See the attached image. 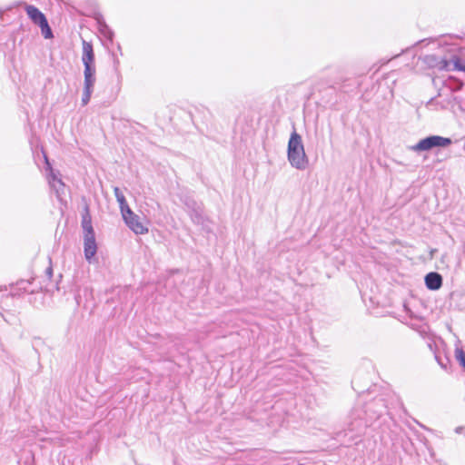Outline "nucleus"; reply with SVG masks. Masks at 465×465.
Listing matches in <instances>:
<instances>
[{"instance_id":"obj_6","label":"nucleus","mask_w":465,"mask_h":465,"mask_svg":"<svg viewBox=\"0 0 465 465\" xmlns=\"http://www.w3.org/2000/svg\"><path fill=\"white\" fill-rule=\"evenodd\" d=\"M367 427V424L363 421L361 418H355L352 421L348 424L347 429L344 430L345 435L350 434V440H353L354 439L361 437Z\"/></svg>"},{"instance_id":"obj_17","label":"nucleus","mask_w":465,"mask_h":465,"mask_svg":"<svg viewBox=\"0 0 465 465\" xmlns=\"http://www.w3.org/2000/svg\"><path fill=\"white\" fill-rule=\"evenodd\" d=\"M458 70L465 72V62L462 63L458 57L453 56L451 71Z\"/></svg>"},{"instance_id":"obj_4","label":"nucleus","mask_w":465,"mask_h":465,"mask_svg":"<svg viewBox=\"0 0 465 465\" xmlns=\"http://www.w3.org/2000/svg\"><path fill=\"white\" fill-rule=\"evenodd\" d=\"M122 216L126 225L135 234H144L148 232V228L141 222V218L131 208L122 213Z\"/></svg>"},{"instance_id":"obj_13","label":"nucleus","mask_w":465,"mask_h":465,"mask_svg":"<svg viewBox=\"0 0 465 465\" xmlns=\"http://www.w3.org/2000/svg\"><path fill=\"white\" fill-rule=\"evenodd\" d=\"M82 227L84 230V235L94 234V228L92 225L91 217L88 213V211H86V213L83 216Z\"/></svg>"},{"instance_id":"obj_20","label":"nucleus","mask_w":465,"mask_h":465,"mask_svg":"<svg viewBox=\"0 0 465 465\" xmlns=\"http://www.w3.org/2000/svg\"><path fill=\"white\" fill-rule=\"evenodd\" d=\"M92 94H93V91L84 90V89L83 90V95H82V100H81L83 105H86L89 103Z\"/></svg>"},{"instance_id":"obj_5","label":"nucleus","mask_w":465,"mask_h":465,"mask_svg":"<svg viewBox=\"0 0 465 465\" xmlns=\"http://www.w3.org/2000/svg\"><path fill=\"white\" fill-rule=\"evenodd\" d=\"M423 62L430 68H436L440 71H451L452 59L449 60L436 54H427Z\"/></svg>"},{"instance_id":"obj_8","label":"nucleus","mask_w":465,"mask_h":465,"mask_svg":"<svg viewBox=\"0 0 465 465\" xmlns=\"http://www.w3.org/2000/svg\"><path fill=\"white\" fill-rule=\"evenodd\" d=\"M82 62L84 68L95 67L93 45L85 40H83Z\"/></svg>"},{"instance_id":"obj_10","label":"nucleus","mask_w":465,"mask_h":465,"mask_svg":"<svg viewBox=\"0 0 465 465\" xmlns=\"http://www.w3.org/2000/svg\"><path fill=\"white\" fill-rule=\"evenodd\" d=\"M25 12L32 22L37 25L46 20L45 15L35 5H26Z\"/></svg>"},{"instance_id":"obj_21","label":"nucleus","mask_w":465,"mask_h":465,"mask_svg":"<svg viewBox=\"0 0 465 465\" xmlns=\"http://www.w3.org/2000/svg\"><path fill=\"white\" fill-rule=\"evenodd\" d=\"M45 274L49 279L53 276V268L51 265L46 268Z\"/></svg>"},{"instance_id":"obj_3","label":"nucleus","mask_w":465,"mask_h":465,"mask_svg":"<svg viewBox=\"0 0 465 465\" xmlns=\"http://www.w3.org/2000/svg\"><path fill=\"white\" fill-rule=\"evenodd\" d=\"M46 171L48 172L46 178L48 180V183L52 190L54 191L56 197L59 201L62 202L63 195L64 194L65 184L63 181L58 177V173H56L51 166L48 158L45 155Z\"/></svg>"},{"instance_id":"obj_22","label":"nucleus","mask_w":465,"mask_h":465,"mask_svg":"<svg viewBox=\"0 0 465 465\" xmlns=\"http://www.w3.org/2000/svg\"><path fill=\"white\" fill-rule=\"evenodd\" d=\"M460 430H461V428H460V427H459V428H457V429H456V431H457V432H460Z\"/></svg>"},{"instance_id":"obj_19","label":"nucleus","mask_w":465,"mask_h":465,"mask_svg":"<svg viewBox=\"0 0 465 465\" xmlns=\"http://www.w3.org/2000/svg\"><path fill=\"white\" fill-rule=\"evenodd\" d=\"M456 358L460 361V365L465 369V352L462 349H457L455 351Z\"/></svg>"},{"instance_id":"obj_16","label":"nucleus","mask_w":465,"mask_h":465,"mask_svg":"<svg viewBox=\"0 0 465 465\" xmlns=\"http://www.w3.org/2000/svg\"><path fill=\"white\" fill-rule=\"evenodd\" d=\"M191 218L194 223L200 224L203 223V218L199 206L191 211Z\"/></svg>"},{"instance_id":"obj_11","label":"nucleus","mask_w":465,"mask_h":465,"mask_svg":"<svg viewBox=\"0 0 465 465\" xmlns=\"http://www.w3.org/2000/svg\"><path fill=\"white\" fill-rule=\"evenodd\" d=\"M84 89L94 91L95 83V67H88L84 70Z\"/></svg>"},{"instance_id":"obj_15","label":"nucleus","mask_w":465,"mask_h":465,"mask_svg":"<svg viewBox=\"0 0 465 465\" xmlns=\"http://www.w3.org/2000/svg\"><path fill=\"white\" fill-rule=\"evenodd\" d=\"M38 26L41 28L42 35L45 39H51L54 37L53 31L49 26L47 19L38 25Z\"/></svg>"},{"instance_id":"obj_14","label":"nucleus","mask_w":465,"mask_h":465,"mask_svg":"<svg viewBox=\"0 0 465 465\" xmlns=\"http://www.w3.org/2000/svg\"><path fill=\"white\" fill-rule=\"evenodd\" d=\"M99 31L108 40L113 41L114 32L104 22H99Z\"/></svg>"},{"instance_id":"obj_18","label":"nucleus","mask_w":465,"mask_h":465,"mask_svg":"<svg viewBox=\"0 0 465 465\" xmlns=\"http://www.w3.org/2000/svg\"><path fill=\"white\" fill-rule=\"evenodd\" d=\"M182 201L190 212L198 206L197 203L189 196L184 197V199H182Z\"/></svg>"},{"instance_id":"obj_1","label":"nucleus","mask_w":465,"mask_h":465,"mask_svg":"<svg viewBox=\"0 0 465 465\" xmlns=\"http://www.w3.org/2000/svg\"><path fill=\"white\" fill-rule=\"evenodd\" d=\"M287 158L290 164L297 170L303 171L309 165L302 136L295 130L291 134L288 142Z\"/></svg>"},{"instance_id":"obj_12","label":"nucleus","mask_w":465,"mask_h":465,"mask_svg":"<svg viewBox=\"0 0 465 465\" xmlns=\"http://www.w3.org/2000/svg\"><path fill=\"white\" fill-rule=\"evenodd\" d=\"M114 196H115L116 200L119 203L121 213H124L125 211L130 209V207L126 202V199H125L124 193H122V191L118 187H114Z\"/></svg>"},{"instance_id":"obj_7","label":"nucleus","mask_w":465,"mask_h":465,"mask_svg":"<svg viewBox=\"0 0 465 465\" xmlns=\"http://www.w3.org/2000/svg\"><path fill=\"white\" fill-rule=\"evenodd\" d=\"M96 252L97 244L95 241V233L84 235V252L88 262H92Z\"/></svg>"},{"instance_id":"obj_9","label":"nucleus","mask_w":465,"mask_h":465,"mask_svg":"<svg viewBox=\"0 0 465 465\" xmlns=\"http://www.w3.org/2000/svg\"><path fill=\"white\" fill-rule=\"evenodd\" d=\"M426 287L430 291H438L442 286V276L437 272H430L424 278Z\"/></svg>"},{"instance_id":"obj_2","label":"nucleus","mask_w":465,"mask_h":465,"mask_svg":"<svg viewBox=\"0 0 465 465\" xmlns=\"http://www.w3.org/2000/svg\"><path fill=\"white\" fill-rule=\"evenodd\" d=\"M452 143L450 138L440 135H430L420 140L415 145L411 146L414 152H426L433 148H444Z\"/></svg>"}]
</instances>
